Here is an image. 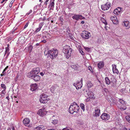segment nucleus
Masks as SVG:
<instances>
[{
    "mask_svg": "<svg viewBox=\"0 0 130 130\" xmlns=\"http://www.w3.org/2000/svg\"><path fill=\"white\" fill-rule=\"evenodd\" d=\"M12 5H11V4H10L9 5V7H12Z\"/></svg>",
    "mask_w": 130,
    "mask_h": 130,
    "instance_id": "60",
    "label": "nucleus"
},
{
    "mask_svg": "<svg viewBox=\"0 0 130 130\" xmlns=\"http://www.w3.org/2000/svg\"><path fill=\"white\" fill-rule=\"evenodd\" d=\"M76 85V84H75V83H74L73 84V86H74L76 87V86L75 85Z\"/></svg>",
    "mask_w": 130,
    "mask_h": 130,
    "instance_id": "58",
    "label": "nucleus"
},
{
    "mask_svg": "<svg viewBox=\"0 0 130 130\" xmlns=\"http://www.w3.org/2000/svg\"><path fill=\"white\" fill-rule=\"evenodd\" d=\"M29 49V50H32V48H33V46L32 45H30L29 47H28Z\"/></svg>",
    "mask_w": 130,
    "mask_h": 130,
    "instance_id": "43",
    "label": "nucleus"
},
{
    "mask_svg": "<svg viewBox=\"0 0 130 130\" xmlns=\"http://www.w3.org/2000/svg\"><path fill=\"white\" fill-rule=\"evenodd\" d=\"M125 119L129 123H130V116L128 115L126 116Z\"/></svg>",
    "mask_w": 130,
    "mask_h": 130,
    "instance_id": "29",
    "label": "nucleus"
},
{
    "mask_svg": "<svg viewBox=\"0 0 130 130\" xmlns=\"http://www.w3.org/2000/svg\"><path fill=\"white\" fill-rule=\"evenodd\" d=\"M105 80L106 84L109 85L110 84L111 82L108 77H106L105 78Z\"/></svg>",
    "mask_w": 130,
    "mask_h": 130,
    "instance_id": "25",
    "label": "nucleus"
},
{
    "mask_svg": "<svg viewBox=\"0 0 130 130\" xmlns=\"http://www.w3.org/2000/svg\"><path fill=\"white\" fill-rule=\"evenodd\" d=\"M87 94L89 98H90L92 99H94L95 98L94 94L91 91H89L87 93Z\"/></svg>",
    "mask_w": 130,
    "mask_h": 130,
    "instance_id": "17",
    "label": "nucleus"
},
{
    "mask_svg": "<svg viewBox=\"0 0 130 130\" xmlns=\"http://www.w3.org/2000/svg\"><path fill=\"white\" fill-rule=\"evenodd\" d=\"M88 70H89L91 72H92V67L90 66H89L88 67Z\"/></svg>",
    "mask_w": 130,
    "mask_h": 130,
    "instance_id": "44",
    "label": "nucleus"
},
{
    "mask_svg": "<svg viewBox=\"0 0 130 130\" xmlns=\"http://www.w3.org/2000/svg\"><path fill=\"white\" fill-rule=\"evenodd\" d=\"M24 124L26 126H28V125L30 122V120L29 118H26L24 119L23 121Z\"/></svg>",
    "mask_w": 130,
    "mask_h": 130,
    "instance_id": "18",
    "label": "nucleus"
},
{
    "mask_svg": "<svg viewBox=\"0 0 130 130\" xmlns=\"http://www.w3.org/2000/svg\"><path fill=\"white\" fill-rule=\"evenodd\" d=\"M85 50L88 52H89L90 50V48L87 47H84Z\"/></svg>",
    "mask_w": 130,
    "mask_h": 130,
    "instance_id": "39",
    "label": "nucleus"
},
{
    "mask_svg": "<svg viewBox=\"0 0 130 130\" xmlns=\"http://www.w3.org/2000/svg\"><path fill=\"white\" fill-rule=\"evenodd\" d=\"M72 18L74 20H78L79 19L82 20L85 19V18L84 17H83L82 15H75L73 16Z\"/></svg>",
    "mask_w": 130,
    "mask_h": 130,
    "instance_id": "9",
    "label": "nucleus"
},
{
    "mask_svg": "<svg viewBox=\"0 0 130 130\" xmlns=\"http://www.w3.org/2000/svg\"><path fill=\"white\" fill-rule=\"evenodd\" d=\"M12 130H15V128L14 127H12Z\"/></svg>",
    "mask_w": 130,
    "mask_h": 130,
    "instance_id": "61",
    "label": "nucleus"
},
{
    "mask_svg": "<svg viewBox=\"0 0 130 130\" xmlns=\"http://www.w3.org/2000/svg\"><path fill=\"white\" fill-rule=\"evenodd\" d=\"M40 74L42 76H43L44 75V73L43 72H41L40 73Z\"/></svg>",
    "mask_w": 130,
    "mask_h": 130,
    "instance_id": "53",
    "label": "nucleus"
},
{
    "mask_svg": "<svg viewBox=\"0 0 130 130\" xmlns=\"http://www.w3.org/2000/svg\"><path fill=\"white\" fill-rule=\"evenodd\" d=\"M79 51L80 52V53H81L82 55H83V54H84V52L82 51V50L81 49H79Z\"/></svg>",
    "mask_w": 130,
    "mask_h": 130,
    "instance_id": "41",
    "label": "nucleus"
},
{
    "mask_svg": "<svg viewBox=\"0 0 130 130\" xmlns=\"http://www.w3.org/2000/svg\"><path fill=\"white\" fill-rule=\"evenodd\" d=\"M3 90L1 92V93L4 94L5 93V90Z\"/></svg>",
    "mask_w": 130,
    "mask_h": 130,
    "instance_id": "47",
    "label": "nucleus"
},
{
    "mask_svg": "<svg viewBox=\"0 0 130 130\" xmlns=\"http://www.w3.org/2000/svg\"><path fill=\"white\" fill-rule=\"evenodd\" d=\"M28 24H29L28 22V23H27L26 24V25H25V26L24 27V29H25V28H26V27H27V26H28Z\"/></svg>",
    "mask_w": 130,
    "mask_h": 130,
    "instance_id": "48",
    "label": "nucleus"
},
{
    "mask_svg": "<svg viewBox=\"0 0 130 130\" xmlns=\"http://www.w3.org/2000/svg\"><path fill=\"white\" fill-rule=\"evenodd\" d=\"M7 130H11V129L10 128H9L7 129Z\"/></svg>",
    "mask_w": 130,
    "mask_h": 130,
    "instance_id": "63",
    "label": "nucleus"
},
{
    "mask_svg": "<svg viewBox=\"0 0 130 130\" xmlns=\"http://www.w3.org/2000/svg\"><path fill=\"white\" fill-rule=\"evenodd\" d=\"M62 130H71V129L70 128H63Z\"/></svg>",
    "mask_w": 130,
    "mask_h": 130,
    "instance_id": "45",
    "label": "nucleus"
},
{
    "mask_svg": "<svg viewBox=\"0 0 130 130\" xmlns=\"http://www.w3.org/2000/svg\"><path fill=\"white\" fill-rule=\"evenodd\" d=\"M85 23V22H84V21H82L81 22V23L82 24H84Z\"/></svg>",
    "mask_w": 130,
    "mask_h": 130,
    "instance_id": "55",
    "label": "nucleus"
},
{
    "mask_svg": "<svg viewBox=\"0 0 130 130\" xmlns=\"http://www.w3.org/2000/svg\"><path fill=\"white\" fill-rule=\"evenodd\" d=\"M39 72L40 69L38 68L34 69L31 71L32 73L34 75L37 74Z\"/></svg>",
    "mask_w": 130,
    "mask_h": 130,
    "instance_id": "16",
    "label": "nucleus"
},
{
    "mask_svg": "<svg viewBox=\"0 0 130 130\" xmlns=\"http://www.w3.org/2000/svg\"><path fill=\"white\" fill-rule=\"evenodd\" d=\"M59 19L60 20V21L61 22H63V19L62 17H60Z\"/></svg>",
    "mask_w": 130,
    "mask_h": 130,
    "instance_id": "49",
    "label": "nucleus"
},
{
    "mask_svg": "<svg viewBox=\"0 0 130 130\" xmlns=\"http://www.w3.org/2000/svg\"><path fill=\"white\" fill-rule=\"evenodd\" d=\"M129 22L128 21H124L123 22V25L127 27V29H128L130 27V24H129Z\"/></svg>",
    "mask_w": 130,
    "mask_h": 130,
    "instance_id": "21",
    "label": "nucleus"
},
{
    "mask_svg": "<svg viewBox=\"0 0 130 130\" xmlns=\"http://www.w3.org/2000/svg\"><path fill=\"white\" fill-rule=\"evenodd\" d=\"M72 51V48L68 45H66L63 47V52L68 59L71 56Z\"/></svg>",
    "mask_w": 130,
    "mask_h": 130,
    "instance_id": "3",
    "label": "nucleus"
},
{
    "mask_svg": "<svg viewBox=\"0 0 130 130\" xmlns=\"http://www.w3.org/2000/svg\"><path fill=\"white\" fill-rule=\"evenodd\" d=\"M58 51L57 49H52L48 51H45L44 55L46 56H49L52 59L55 58L58 55Z\"/></svg>",
    "mask_w": 130,
    "mask_h": 130,
    "instance_id": "1",
    "label": "nucleus"
},
{
    "mask_svg": "<svg viewBox=\"0 0 130 130\" xmlns=\"http://www.w3.org/2000/svg\"><path fill=\"white\" fill-rule=\"evenodd\" d=\"M54 0H53V2H50L49 6V7H50V10H53L54 5Z\"/></svg>",
    "mask_w": 130,
    "mask_h": 130,
    "instance_id": "22",
    "label": "nucleus"
},
{
    "mask_svg": "<svg viewBox=\"0 0 130 130\" xmlns=\"http://www.w3.org/2000/svg\"><path fill=\"white\" fill-rule=\"evenodd\" d=\"M110 7V5L108 3L101 6V8L103 10L108 9Z\"/></svg>",
    "mask_w": 130,
    "mask_h": 130,
    "instance_id": "11",
    "label": "nucleus"
},
{
    "mask_svg": "<svg viewBox=\"0 0 130 130\" xmlns=\"http://www.w3.org/2000/svg\"><path fill=\"white\" fill-rule=\"evenodd\" d=\"M44 127L43 125H40L35 127L34 128V130H44Z\"/></svg>",
    "mask_w": 130,
    "mask_h": 130,
    "instance_id": "19",
    "label": "nucleus"
},
{
    "mask_svg": "<svg viewBox=\"0 0 130 130\" xmlns=\"http://www.w3.org/2000/svg\"><path fill=\"white\" fill-rule=\"evenodd\" d=\"M36 45L37 46H38L39 45V44L38 43H37L36 44Z\"/></svg>",
    "mask_w": 130,
    "mask_h": 130,
    "instance_id": "64",
    "label": "nucleus"
},
{
    "mask_svg": "<svg viewBox=\"0 0 130 130\" xmlns=\"http://www.w3.org/2000/svg\"><path fill=\"white\" fill-rule=\"evenodd\" d=\"M112 70L113 73L118 74L119 72L117 69L116 68V65L115 64L112 65Z\"/></svg>",
    "mask_w": 130,
    "mask_h": 130,
    "instance_id": "13",
    "label": "nucleus"
},
{
    "mask_svg": "<svg viewBox=\"0 0 130 130\" xmlns=\"http://www.w3.org/2000/svg\"><path fill=\"white\" fill-rule=\"evenodd\" d=\"M1 86L2 88L4 90H6V87L5 85L4 84H1Z\"/></svg>",
    "mask_w": 130,
    "mask_h": 130,
    "instance_id": "31",
    "label": "nucleus"
},
{
    "mask_svg": "<svg viewBox=\"0 0 130 130\" xmlns=\"http://www.w3.org/2000/svg\"><path fill=\"white\" fill-rule=\"evenodd\" d=\"M101 117L103 120H107L109 119L110 116L108 113H104L101 116Z\"/></svg>",
    "mask_w": 130,
    "mask_h": 130,
    "instance_id": "7",
    "label": "nucleus"
},
{
    "mask_svg": "<svg viewBox=\"0 0 130 130\" xmlns=\"http://www.w3.org/2000/svg\"><path fill=\"white\" fill-rule=\"evenodd\" d=\"M119 101L121 103L123 104H125L126 103L125 102L121 99H119Z\"/></svg>",
    "mask_w": 130,
    "mask_h": 130,
    "instance_id": "27",
    "label": "nucleus"
},
{
    "mask_svg": "<svg viewBox=\"0 0 130 130\" xmlns=\"http://www.w3.org/2000/svg\"><path fill=\"white\" fill-rule=\"evenodd\" d=\"M46 19L45 17H44L43 19H42L41 18H39V20H42V21H44Z\"/></svg>",
    "mask_w": 130,
    "mask_h": 130,
    "instance_id": "42",
    "label": "nucleus"
},
{
    "mask_svg": "<svg viewBox=\"0 0 130 130\" xmlns=\"http://www.w3.org/2000/svg\"><path fill=\"white\" fill-rule=\"evenodd\" d=\"M30 87V90L33 91L36 90L38 88V86L36 84H32Z\"/></svg>",
    "mask_w": 130,
    "mask_h": 130,
    "instance_id": "15",
    "label": "nucleus"
},
{
    "mask_svg": "<svg viewBox=\"0 0 130 130\" xmlns=\"http://www.w3.org/2000/svg\"><path fill=\"white\" fill-rule=\"evenodd\" d=\"M32 10H30L26 14L29 15L32 12Z\"/></svg>",
    "mask_w": 130,
    "mask_h": 130,
    "instance_id": "46",
    "label": "nucleus"
},
{
    "mask_svg": "<svg viewBox=\"0 0 130 130\" xmlns=\"http://www.w3.org/2000/svg\"><path fill=\"white\" fill-rule=\"evenodd\" d=\"M82 37L83 38L86 39H88L91 36V34L90 32L88 31H85L82 33Z\"/></svg>",
    "mask_w": 130,
    "mask_h": 130,
    "instance_id": "6",
    "label": "nucleus"
},
{
    "mask_svg": "<svg viewBox=\"0 0 130 130\" xmlns=\"http://www.w3.org/2000/svg\"><path fill=\"white\" fill-rule=\"evenodd\" d=\"M4 75H5V74H4L2 73L1 74V76H2Z\"/></svg>",
    "mask_w": 130,
    "mask_h": 130,
    "instance_id": "56",
    "label": "nucleus"
},
{
    "mask_svg": "<svg viewBox=\"0 0 130 130\" xmlns=\"http://www.w3.org/2000/svg\"><path fill=\"white\" fill-rule=\"evenodd\" d=\"M112 80H111V81H110L112 83H113V84L114 83H115L116 82V80L115 78L114 77H113L112 78Z\"/></svg>",
    "mask_w": 130,
    "mask_h": 130,
    "instance_id": "35",
    "label": "nucleus"
},
{
    "mask_svg": "<svg viewBox=\"0 0 130 130\" xmlns=\"http://www.w3.org/2000/svg\"><path fill=\"white\" fill-rule=\"evenodd\" d=\"M94 111L93 112V115L94 117H97L100 115V110L99 108L98 107H95L94 108Z\"/></svg>",
    "mask_w": 130,
    "mask_h": 130,
    "instance_id": "5",
    "label": "nucleus"
},
{
    "mask_svg": "<svg viewBox=\"0 0 130 130\" xmlns=\"http://www.w3.org/2000/svg\"><path fill=\"white\" fill-rule=\"evenodd\" d=\"M55 88V87H52L51 88V91H52V90H53L52 91V92L53 91V90H54V88Z\"/></svg>",
    "mask_w": 130,
    "mask_h": 130,
    "instance_id": "50",
    "label": "nucleus"
},
{
    "mask_svg": "<svg viewBox=\"0 0 130 130\" xmlns=\"http://www.w3.org/2000/svg\"><path fill=\"white\" fill-rule=\"evenodd\" d=\"M80 107L84 111L85 110L84 105L83 104H80Z\"/></svg>",
    "mask_w": 130,
    "mask_h": 130,
    "instance_id": "32",
    "label": "nucleus"
},
{
    "mask_svg": "<svg viewBox=\"0 0 130 130\" xmlns=\"http://www.w3.org/2000/svg\"><path fill=\"white\" fill-rule=\"evenodd\" d=\"M5 49H6L5 53V54H4V56L7 53L9 52V48L8 47H6L5 48Z\"/></svg>",
    "mask_w": 130,
    "mask_h": 130,
    "instance_id": "38",
    "label": "nucleus"
},
{
    "mask_svg": "<svg viewBox=\"0 0 130 130\" xmlns=\"http://www.w3.org/2000/svg\"><path fill=\"white\" fill-rule=\"evenodd\" d=\"M87 86L88 87L90 88L93 86V84L91 82H88Z\"/></svg>",
    "mask_w": 130,
    "mask_h": 130,
    "instance_id": "28",
    "label": "nucleus"
},
{
    "mask_svg": "<svg viewBox=\"0 0 130 130\" xmlns=\"http://www.w3.org/2000/svg\"><path fill=\"white\" fill-rule=\"evenodd\" d=\"M126 107L125 106H121L120 107V109L122 110H126Z\"/></svg>",
    "mask_w": 130,
    "mask_h": 130,
    "instance_id": "33",
    "label": "nucleus"
},
{
    "mask_svg": "<svg viewBox=\"0 0 130 130\" xmlns=\"http://www.w3.org/2000/svg\"><path fill=\"white\" fill-rule=\"evenodd\" d=\"M44 24V23L43 22L42 23H41L39 25V27L38 28H36V30H35V32H38L40 30L41 28L42 27Z\"/></svg>",
    "mask_w": 130,
    "mask_h": 130,
    "instance_id": "20",
    "label": "nucleus"
},
{
    "mask_svg": "<svg viewBox=\"0 0 130 130\" xmlns=\"http://www.w3.org/2000/svg\"><path fill=\"white\" fill-rule=\"evenodd\" d=\"M49 0H46L45 2L44 3V5H45V6H46L47 4V3L49 1Z\"/></svg>",
    "mask_w": 130,
    "mask_h": 130,
    "instance_id": "40",
    "label": "nucleus"
},
{
    "mask_svg": "<svg viewBox=\"0 0 130 130\" xmlns=\"http://www.w3.org/2000/svg\"><path fill=\"white\" fill-rule=\"evenodd\" d=\"M46 37L45 36H44L43 37V38H46Z\"/></svg>",
    "mask_w": 130,
    "mask_h": 130,
    "instance_id": "62",
    "label": "nucleus"
},
{
    "mask_svg": "<svg viewBox=\"0 0 130 130\" xmlns=\"http://www.w3.org/2000/svg\"><path fill=\"white\" fill-rule=\"evenodd\" d=\"M8 66H7L5 68L4 70H3V72H2V74H5L6 73V72H5V71L8 68Z\"/></svg>",
    "mask_w": 130,
    "mask_h": 130,
    "instance_id": "36",
    "label": "nucleus"
},
{
    "mask_svg": "<svg viewBox=\"0 0 130 130\" xmlns=\"http://www.w3.org/2000/svg\"><path fill=\"white\" fill-rule=\"evenodd\" d=\"M70 31L69 27H67V29L66 33L67 34H68L69 36L70 35Z\"/></svg>",
    "mask_w": 130,
    "mask_h": 130,
    "instance_id": "34",
    "label": "nucleus"
},
{
    "mask_svg": "<svg viewBox=\"0 0 130 130\" xmlns=\"http://www.w3.org/2000/svg\"><path fill=\"white\" fill-rule=\"evenodd\" d=\"M110 19L112 21L113 23L117 24L118 23V21L116 16H112L110 17Z\"/></svg>",
    "mask_w": 130,
    "mask_h": 130,
    "instance_id": "12",
    "label": "nucleus"
},
{
    "mask_svg": "<svg viewBox=\"0 0 130 130\" xmlns=\"http://www.w3.org/2000/svg\"><path fill=\"white\" fill-rule=\"evenodd\" d=\"M111 130H117V129L116 128H112Z\"/></svg>",
    "mask_w": 130,
    "mask_h": 130,
    "instance_id": "52",
    "label": "nucleus"
},
{
    "mask_svg": "<svg viewBox=\"0 0 130 130\" xmlns=\"http://www.w3.org/2000/svg\"><path fill=\"white\" fill-rule=\"evenodd\" d=\"M82 78H81L80 81H78L76 82V88L78 90L79 89H80L82 87Z\"/></svg>",
    "mask_w": 130,
    "mask_h": 130,
    "instance_id": "10",
    "label": "nucleus"
},
{
    "mask_svg": "<svg viewBox=\"0 0 130 130\" xmlns=\"http://www.w3.org/2000/svg\"><path fill=\"white\" fill-rule=\"evenodd\" d=\"M123 130H129V129L128 130L126 128H124L123 129Z\"/></svg>",
    "mask_w": 130,
    "mask_h": 130,
    "instance_id": "59",
    "label": "nucleus"
},
{
    "mask_svg": "<svg viewBox=\"0 0 130 130\" xmlns=\"http://www.w3.org/2000/svg\"><path fill=\"white\" fill-rule=\"evenodd\" d=\"M71 67L72 68L74 69L75 70H76L78 69L79 67H78L76 65H73L71 66Z\"/></svg>",
    "mask_w": 130,
    "mask_h": 130,
    "instance_id": "30",
    "label": "nucleus"
},
{
    "mask_svg": "<svg viewBox=\"0 0 130 130\" xmlns=\"http://www.w3.org/2000/svg\"><path fill=\"white\" fill-rule=\"evenodd\" d=\"M40 78V76L37 75L34 76L33 78V79L35 81H38L39 80Z\"/></svg>",
    "mask_w": 130,
    "mask_h": 130,
    "instance_id": "24",
    "label": "nucleus"
},
{
    "mask_svg": "<svg viewBox=\"0 0 130 130\" xmlns=\"http://www.w3.org/2000/svg\"><path fill=\"white\" fill-rule=\"evenodd\" d=\"M27 76L28 77H29V78H30L31 77H32L34 76V75L33 74V73H32L31 71L30 72L28 73L27 74Z\"/></svg>",
    "mask_w": 130,
    "mask_h": 130,
    "instance_id": "26",
    "label": "nucleus"
},
{
    "mask_svg": "<svg viewBox=\"0 0 130 130\" xmlns=\"http://www.w3.org/2000/svg\"><path fill=\"white\" fill-rule=\"evenodd\" d=\"M39 1L40 2H41V3L43 2L42 0H39Z\"/></svg>",
    "mask_w": 130,
    "mask_h": 130,
    "instance_id": "57",
    "label": "nucleus"
},
{
    "mask_svg": "<svg viewBox=\"0 0 130 130\" xmlns=\"http://www.w3.org/2000/svg\"><path fill=\"white\" fill-rule=\"evenodd\" d=\"M47 95L42 94L40 96L39 101L40 102L42 103H46L48 101L50 100V98Z\"/></svg>",
    "mask_w": 130,
    "mask_h": 130,
    "instance_id": "4",
    "label": "nucleus"
},
{
    "mask_svg": "<svg viewBox=\"0 0 130 130\" xmlns=\"http://www.w3.org/2000/svg\"><path fill=\"white\" fill-rule=\"evenodd\" d=\"M79 108V106L75 102H74L72 103L69 108V112L71 114L74 112L77 113L78 112Z\"/></svg>",
    "mask_w": 130,
    "mask_h": 130,
    "instance_id": "2",
    "label": "nucleus"
},
{
    "mask_svg": "<svg viewBox=\"0 0 130 130\" xmlns=\"http://www.w3.org/2000/svg\"><path fill=\"white\" fill-rule=\"evenodd\" d=\"M47 113V111H46L44 108L40 109L39 110L38 114L40 116H43L45 115Z\"/></svg>",
    "mask_w": 130,
    "mask_h": 130,
    "instance_id": "8",
    "label": "nucleus"
},
{
    "mask_svg": "<svg viewBox=\"0 0 130 130\" xmlns=\"http://www.w3.org/2000/svg\"><path fill=\"white\" fill-rule=\"evenodd\" d=\"M46 42L47 41L46 40H44L42 41H41V42H43L44 43H46Z\"/></svg>",
    "mask_w": 130,
    "mask_h": 130,
    "instance_id": "51",
    "label": "nucleus"
},
{
    "mask_svg": "<svg viewBox=\"0 0 130 130\" xmlns=\"http://www.w3.org/2000/svg\"><path fill=\"white\" fill-rule=\"evenodd\" d=\"M13 2H14L13 1H11V2L10 4L11 5H12V4L13 3Z\"/></svg>",
    "mask_w": 130,
    "mask_h": 130,
    "instance_id": "54",
    "label": "nucleus"
},
{
    "mask_svg": "<svg viewBox=\"0 0 130 130\" xmlns=\"http://www.w3.org/2000/svg\"><path fill=\"white\" fill-rule=\"evenodd\" d=\"M104 65V63L103 61L100 62L98 64V67L99 68L101 69L102 68Z\"/></svg>",
    "mask_w": 130,
    "mask_h": 130,
    "instance_id": "23",
    "label": "nucleus"
},
{
    "mask_svg": "<svg viewBox=\"0 0 130 130\" xmlns=\"http://www.w3.org/2000/svg\"><path fill=\"white\" fill-rule=\"evenodd\" d=\"M121 8L119 7L118 8L115 9L113 11V13L116 15H118L119 14L121 11Z\"/></svg>",
    "mask_w": 130,
    "mask_h": 130,
    "instance_id": "14",
    "label": "nucleus"
},
{
    "mask_svg": "<svg viewBox=\"0 0 130 130\" xmlns=\"http://www.w3.org/2000/svg\"><path fill=\"white\" fill-rule=\"evenodd\" d=\"M58 122V120H57L54 119L52 121V123L53 124H57Z\"/></svg>",
    "mask_w": 130,
    "mask_h": 130,
    "instance_id": "37",
    "label": "nucleus"
}]
</instances>
